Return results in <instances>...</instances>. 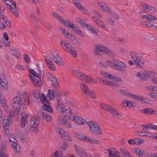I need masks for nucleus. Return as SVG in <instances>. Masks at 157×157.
<instances>
[{
    "label": "nucleus",
    "mask_w": 157,
    "mask_h": 157,
    "mask_svg": "<svg viewBox=\"0 0 157 157\" xmlns=\"http://www.w3.org/2000/svg\"><path fill=\"white\" fill-rule=\"evenodd\" d=\"M25 95H21L17 96L13 98L12 102V107L16 111L19 112L21 109V105L24 107L25 103L29 105L30 104L29 96L27 93H25Z\"/></svg>",
    "instance_id": "obj_1"
},
{
    "label": "nucleus",
    "mask_w": 157,
    "mask_h": 157,
    "mask_svg": "<svg viewBox=\"0 0 157 157\" xmlns=\"http://www.w3.org/2000/svg\"><path fill=\"white\" fill-rule=\"evenodd\" d=\"M130 56L137 67L142 68L144 64V61L142 59V54H138L133 51L130 53Z\"/></svg>",
    "instance_id": "obj_2"
},
{
    "label": "nucleus",
    "mask_w": 157,
    "mask_h": 157,
    "mask_svg": "<svg viewBox=\"0 0 157 157\" xmlns=\"http://www.w3.org/2000/svg\"><path fill=\"white\" fill-rule=\"evenodd\" d=\"M140 15L144 19H145L147 21H141V23L143 26L147 27H152L153 26L154 22L152 21L154 19L157 20V18L149 14H145L143 13H140Z\"/></svg>",
    "instance_id": "obj_3"
},
{
    "label": "nucleus",
    "mask_w": 157,
    "mask_h": 157,
    "mask_svg": "<svg viewBox=\"0 0 157 157\" xmlns=\"http://www.w3.org/2000/svg\"><path fill=\"white\" fill-rule=\"evenodd\" d=\"M29 73L33 75V76L29 75V77L31 79L32 82L34 86L40 87L42 83L40 78V75L39 74L36 73L34 70L31 69L29 70Z\"/></svg>",
    "instance_id": "obj_4"
},
{
    "label": "nucleus",
    "mask_w": 157,
    "mask_h": 157,
    "mask_svg": "<svg viewBox=\"0 0 157 157\" xmlns=\"http://www.w3.org/2000/svg\"><path fill=\"white\" fill-rule=\"evenodd\" d=\"M87 124L90 127V132L94 135H100L101 134L102 131L96 122L90 121L87 123Z\"/></svg>",
    "instance_id": "obj_5"
},
{
    "label": "nucleus",
    "mask_w": 157,
    "mask_h": 157,
    "mask_svg": "<svg viewBox=\"0 0 157 157\" xmlns=\"http://www.w3.org/2000/svg\"><path fill=\"white\" fill-rule=\"evenodd\" d=\"M100 107L105 111H108L112 114L113 117L117 119H118L121 117V115L116 109L112 106L107 104L104 103L100 104Z\"/></svg>",
    "instance_id": "obj_6"
},
{
    "label": "nucleus",
    "mask_w": 157,
    "mask_h": 157,
    "mask_svg": "<svg viewBox=\"0 0 157 157\" xmlns=\"http://www.w3.org/2000/svg\"><path fill=\"white\" fill-rule=\"evenodd\" d=\"M72 73L76 78L83 82L90 83L92 82V78L87 76L82 72L76 70H74L72 71Z\"/></svg>",
    "instance_id": "obj_7"
},
{
    "label": "nucleus",
    "mask_w": 157,
    "mask_h": 157,
    "mask_svg": "<svg viewBox=\"0 0 157 157\" xmlns=\"http://www.w3.org/2000/svg\"><path fill=\"white\" fill-rule=\"evenodd\" d=\"M60 45L63 48L68 52L69 53L72 55L74 57H76L75 53L76 50L74 48V47L69 43H67L66 41L64 40H61L60 42Z\"/></svg>",
    "instance_id": "obj_8"
},
{
    "label": "nucleus",
    "mask_w": 157,
    "mask_h": 157,
    "mask_svg": "<svg viewBox=\"0 0 157 157\" xmlns=\"http://www.w3.org/2000/svg\"><path fill=\"white\" fill-rule=\"evenodd\" d=\"M96 48L97 50L94 51V53L97 55H99V51L102 52L110 56L113 57L114 55V53L112 51L104 46L98 45L96 46Z\"/></svg>",
    "instance_id": "obj_9"
},
{
    "label": "nucleus",
    "mask_w": 157,
    "mask_h": 157,
    "mask_svg": "<svg viewBox=\"0 0 157 157\" xmlns=\"http://www.w3.org/2000/svg\"><path fill=\"white\" fill-rule=\"evenodd\" d=\"M80 86L82 91L86 94L87 97L94 98H96L97 96L95 92L90 90L85 83H82V84L80 85Z\"/></svg>",
    "instance_id": "obj_10"
},
{
    "label": "nucleus",
    "mask_w": 157,
    "mask_h": 157,
    "mask_svg": "<svg viewBox=\"0 0 157 157\" xmlns=\"http://www.w3.org/2000/svg\"><path fill=\"white\" fill-rule=\"evenodd\" d=\"M9 138L10 144L12 146V148L16 152H19L20 151V147L16 142V140L14 135L12 133L10 134Z\"/></svg>",
    "instance_id": "obj_11"
},
{
    "label": "nucleus",
    "mask_w": 157,
    "mask_h": 157,
    "mask_svg": "<svg viewBox=\"0 0 157 157\" xmlns=\"http://www.w3.org/2000/svg\"><path fill=\"white\" fill-rule=\"evenodd\" d=\"M39 118L38 115L36 114L33 116L30 122V126L32 130L34 132H38L39 129Z\"/></svg>",
    "instance_id": "obj_12"
},
{
    "label": "nucleus",
    "mask_w": 157,
    "mask_h": 157,
    "mask_svg": "<svg viewBox=\"0 0 157 157\" xmlns=\"http://www.w3.org/2000/svg\"><path fill=\"white\" fill-rule=\"evenodd\" d=\"M40 100L41 103L44 105L43 108L44 110L50 113L52 112V109L49 105H48L50 104L49 102L46 98L45 96L43 94H41Z\"/></svg>",
    "instance_id": "obj_13"
},
{
    "label": "nucleus",
    "mask_w": 157,
    "mask_h": 157,
    "mask_svg": "<svg viewBox=\"0 0 157 157\" xmlns=\"http://www.w3.org/2000/svg\"><path fill=\"white\" fill-rule=\"evenodd\" d=\"M68 112L66 114V116L70 119L75 121L76 123L80 124H82L86 122L84 119H82L81 117L77 116H74V117H71V116L72 113L71 112V109H68Z\"/></svg>",
    "instance_id": "obj_14"
},
{
    "label": "nucleus",
    "mask_w": 157,
    "mask_h": 157,
    "mask_svg": "<svg viewBox=\"0 0 157 157\" xmlns=\"http://www.w3.org/2000/svg\"><path fill=\"white\" fill-rule=\"evenodd\" d=\"M115 61L114 68L116 70L121 71H123V68L127 67L125 63L116 59H115Z\"/></svg>",
    "instance_id": "obj_15"
},
{
    "label": "nucleus",
    "mask_w": 157,
    "mask_h": 157,
    "mask_svg": "<svg viewBox=\"0 0 157 157\" xmlns=\"http://www.w3.org/2000/svg\"><path fill=\"white\" fill-rule=\"evenodd\" d=\"M63 115H60L58 117V123L65 126L66 127L70 128L71 127V124L68 121L63 119Z\"/></svg>",
    "instance_id": "obj_16"
},
{
    "label": "nucleus",
    "mask_w": 157,
    "mask_h": 157,
    "mask_svg": "<svg viewBox=\"0 0 157 157\" xmlns=\"http://www.w3.org/2000/svg\"><path fill=\"white\" fill-rule=\"evenodd\" d=\"M82 140L84 141H86L92 144H99L100 143V141L98 140L86 136L82 137Z\"/></svg>",
    "instance_id": "obj_17"
},
{
    "label": "nucleus",
    "mask_w": 157,
    "mask_h": 157,
    "mask_svg": "<svg viewBox=\"0 0 157 157\" xmlns=\"http://www.w3.org/2000/svg\"><path fill=\"white\" fill-rule=\"evenodd\" d=\"M5 76L2 74H0V83L5 90L8 89L7 81L5 79Z\"/></svg>",
    "instance_id": "obj_18"
},
{
    "label": "nucleus",
    "mask_w": 157,
    "mask_h": 157,
    "mask_svg": "<svg viewBox=\"0 0 157 157\" xmlns=\"http://www.w3.org/2000/svg\"><path fill=\"white\" fill-rule=\"evenodd\" d=\"M57 132H58L62 138L66 140H70L71 137L69 135L61 128H57Z\"/></svg>",
    "instance_id": "obj_19"
},
{
    "label": "nucleus",
    "mask_w": 157,
    "mask_h": 157,
    "mask_svg": "<svg viewBox=\"0 0 157 157\" xmlns=\"http://www.w3.org/2000/svg\"><path fill=\"white\" fill-rule=\"evenodd\" d=\"M56 94H55V98L57 101V109H58L57 107H62V102L61 101V97L60 93L59 92V90H56Z\"/></svg>",
    "instance_id": "obj_20"
},
{
    "label": "nucleus",
    "mask_w": 157,
    "mask_h": 157,
    "mask_svg": "<svg viewBox=\"0 0 157 157\" xmlns=\"http://www.w3.org/2000/svg\"><path fill=\"white\" fill-rule=\"evenodd\" d=\"M75 147L76 151L79 156L81 157H87V153L83 148H79L78 149L75 146Z\"/></svg>",
    "instance_id": "obj_21"
},
{
    "label": "nucleus",
    "mask_w": 157,
    "mask_h": 157,
    "mask_svg": "<svg viewBox=\"0 0 157 157\" xmlns=\"http://www.w3.org/2000/svg\"><path fill=\"white\" fill-rule=\"evenodd\" d=\"M52 59L56 63L59 65H63L62 60L60 56L58 54H56L55 55H53Z\"/></svg>",
    "instance_id": "obj_22"
},
{
    "label": "nucleus",
    "mask_w": 157,
    "mask_h": 157,
    "mask_svg": "<svg viewBox=\"0 0 157 157\" xmlns=\"http://www.w3.org/2000/svg\"><path fill=\"white\" fill-rule=\"evenodd\" d=\"M108 151L109 155L111 157H122L121 156L118 155L119 152H117L116 150L113 148H110Z\"/></svg>",
    "instance_id": "obj_23"
},
{
    "label": "nucleus",
    "mask_w": 157,
    "mask_h": 157,
    "mask_svg": "<svg viewBox=\"0 0 157 157\" xmlns=\"http://www.w3.org/2000/svg\"><path fill=\"white\" fill-rule=\"evenodd\" d=\"M28 117V115L26 114L25 113L23 112L21 113V126L22 128H24L26 123L27 121L26 118Z\"/></svg>",
    "instance_id": "obj_24"
},
{
    "label": "nucleus",
    "mask_w": 157,
    "mask_h": 157,
    "mask_svg": "<svg viewBox=\"0 0 157 157\" xmlns=\"http://www.w3.org/2000/svg\"><path fill=\"white\" fill-rule=\"evenodd\" d=\"M141 112H143L147 114L152 115L156 114V111L150 108H146L140 110Z\"/></svg>",
    "instance_id": "obj_25"
},
{
    "label": "nucleus",
    "mask_w": 157,
    "mask_h": 157,
    "mask_svg": "<svg viewBox=\"0 0 157 157\" xmlns=\"http://www.w3.org/2000/svg\"><path fill=\"white\" fill-rule=\"evenodd\" d=\"M147 71H144L142 74L140 72H138L136 75V76L140 79L146 81L147 80Z\"/></svg>",
    "instance_id": "obj_26"
},
{
    "label": "nucleus",
    "mask_w": 157,
    "mask_h": 157,
    "mask_svg": "<svg viewBox=\"0 0 157 157\" xmlns=\"http://www.w3.org/2000/svg\"><path fill=\"white\" fill-rule=\"evenodd\" d=\"M60 22L63 24L66 27H69L70 28H71V27L74 25L73 23L69 19H67L66 21L62 20L60 21Z\"/></svg>",
    "instance_id": "obj_27"
},
{
    "label": "nucleus",
    "mask_w": 157,
    "mask_h": 157,
    "mask_svg": "<svg viewBox=\"0 0 157 157\" xmlns=\"http://www.w3.org/2000/svg\"><path fill=\"white\" fill-rule=\"evenodd\" d=\"M120 152L123 157H131L128 151L123 147L120 149Z\"/></svg>",
    "instance_id": "obj_28"
},
{
    "label": "nucleus",
    "mask_w": 157,
    "mask_h": 157,
    "mask_svg": "<svg viewBox=\"0 0 157 157\" xmlns=\"http://www.w3.org/2000/svg\"><path fill=\"white\" fill-rule=\"evenodd\" d=\"M141 126L143 130L146 131L148 128L154 129V124H142Z\"/></svg>",
    "instance_id": "obj_29"
},
{
    "label": "nucleus",
    "mask_w": 157,
    "mask_h": 157,
    "mask_svg": "<svg viewBox=\"0 0 157 157\" xmlns=\"http://www.w3.org/2000/svg\"><path fill=\"white\" fill-rule=\"evenodd\" d=\"M41 116L43 118L46 120L47 121H51L52 119L50 115L47 114L46 113L44 112L41 113Z\"/></svg>",
    "instance_id": "obj_30"
},
{
    "label": "nucleus",
    "mask_w": 157,
    "mask_h": 157,
    "mask_svg": "<svg viewBox=\"0 0 157 157\" xmlns=\"http://www.w3.org/2000/svg\"><path fill=\"white\" fill-rule=\"evenodd\" d=\"M147 80L149 78L152 77L154 78L156 75V73L153 71H147Z\"/></svg>",
    "instance_id": "obj_31"
},
{
    "label": "nucleus",
    "mask_w": 157,
    "mask_h": 157,
    "mask_svg": "<svg viewBox=\"0 0 157 157\" xmlns=\"http://www.w3.org/2000/svg\"><path fill=\"white\" fill-rule=\"evenodd\" d=\"M49 80L52 82V85L53 86L55 90H56L57 89L56 87L57 81L56 78L52 76V78H49Z\"/></svg>",
    "instance_id": "obj_32"
},
{
    "label": "nucleus",
    "mask_w": 157,
    "mask_h": 157,
    "mask_svg": "<svg viewBox=\"0 0 157 157\" xmlns=\"http://www.w3.org/2000/svg\"><path fill=\"white\" fill-rule=\"evenodd\" d=\"M133 152L139 155V157H143L144 156V151H142L139 149L136 148L134 149Z\"/></svg>",
    "instance_id": "obj_33"
},
{
    "label": "nucleus",
    "mask_w": 157,
    "mask_h": 157,
    "mask_svg": "<svg viewBox=\"0 0 157 157\" xmlns=\"http://www.w3.org/2000/svg\"><path fill=\"white\" fill-rule=\"evenodd\" d=\"M108 78L114 81L118 82L121 81V80L120 78L116 76H114L111 75H109Z\"/></svg>",
    "instance_id": "obj_34"
},
{
    "label": "nucleus",
    "mask_w": 157,
    "mask_h": 157,
    "mask_svg": "<svg viewBox=\"0 0 157 157\" xmlns=\"http://www.w3.org/2000/svg\"><path fill=\"white\" fill-rule=\"evenodd\" d=\"M47 98L49 100H53L54 98V96L52 90H48V93L47 94Z\"/></svg>",
    "instance_id": "obj_35"
},
{
    "label": "nucleus",
    "mask_w": 157,
    "mask_h": 157,
    "mask_svg": "<svg viewBox=\"0 0 157 157\" xmlns=\"http://www.w3.org/2000/svg\"><path fill=\"white\" fill-rule=\"evenodd\" d=\"M45 59L47 66H49V64L53 63L52 60L50 59L49 56H45Z\"/></svg>",
    "instance_id": "obj_36"
},
{
    "label": "nucleus",
    "mask_w": 157,
    "mask_h": 157,
    "mask_svg": "<svg viewBox=\"0 0 157 157\" xmlns=\"http://www.w3.org/2000/svg\"><path fill=\"white\" fill-rule=\"evenodd\" d=\"M63 155L60 151H56L51 157H63Z\"/></svg>",
    "instance_id": "obj_37"
},
{
    "label": "nucleus",
    "mask_w": 157,
    "mask_h": 157,
    "mask_svg": "<svg viewBox=\"0 0 157 157\" xmlns=\"http://www.w3.org/2000/svg\"><path fill=\"white\" fill-rule=\"evenodd\" d=\"M156 11V10L155 8L149 5L148 6L147 11L150 13H153L155 12Z\"/></svg>",
    "instance_id": "obj_38"
},
{
    "label": "nucleus",
    "mask_w": 157,
    "mask_h": 157,
    "mask_svg": "<svg viewBox=\"0 0 157 157\" xmlns=\"http://www.w3.org/2000/svg\"><path fill=\"white\" fill-rule=\"evenodd\" d=\"M103 8H101L103 10L105 11V12H107L109 13H111V10L109 8L108 6L105 4L103 5Z\"/></svg>",
    "instance_id": "obj_39"
},
{
    "label": "nucleus",
    "mask_w": 157,
    "mask_h": 157,
    "mask_svg": "<svg viewBox=\"0 0 157 157\" xmlns=\"http://www.w3.org/2000/svg\"><path fill=\"white\" fill-rule=\"evenodd\" d=\"M10 122H11L10 121H9V119H4L3 121V127H6V128H9V124Z\"/></svg>",
    "instance_id": "obj_40"
},
{
    "label": "nucleus",
    "mask_w": 157,
    "mask_h": 157,
    "mask_svg": "<svg viewBox=\"0 0 157 157\" xmlns=\"http://www.w3.org/2000/svg\"><path fill=\"white\" fill-rule=\"evenodd\" d=\"M14 112L11 111L9 113V115L8 119H9V121L12 122L13 121L14 118Z\"/></svg>",
    "instance_id": "obj_41"
},
{
    "label": "nucleus",
    "mask_w": 157,
    "mask_h": 157,
    "mask_svg": "<svg viewBox=\"0 0 157 157\" xmlns=\"http://www.w3.org/2000/svg\"><path fill=\"white\" fill-rule=\"evenodd\" d=\"M138 133H139V135L140 136H148L149 134V133L144 131H138Z\"/></svg>",
    "instance_id": "obj_42"
},
{
    "label": "nucleus",
    "mask_w": 157,
    "mask_h": 157,
    "mask_svg": "<svg viewBox=\"0 0 157 157\" xmlns=\"http://www.w3.org/2000/svg\"><path fill=\"white\" fill-rule=\"evenodd\" d=\"M12 55L13 56L16 57L17 58H18L20 56V55L18 51L14 50L12 52Z\"/></svg>",
    "instance_id": "obj_43"
},
{
    "label": "nucleus",
    "mask_w": 157,
    "mask_h": 157,
    "mask_svg": "<svg viewBox=\"0 0 157 157\" xmlns=\"http://www.w3.org/2000/svg\"><path fill=\"white\" fill-rule=\"evenodd\" d=\"M106 84L110 86H117L118 85L117 84H116L114 82L109 81H106Z\"/></svg>",
    "instance_id": "obj_44"
},
{
    "label": "nucleus",
    "mask_w": 157,
    "mask_h": 157,
    "mask_svg": "<svg viewBox=\"0 0 157 157\" xmlns=\"http://www.w3.org/2000/svg\"><path fill=\"white\" fill-rule=\"evenodd\" d=\"M40 93L39 91L35 90L33 93L34 97L36 99H38L40 97Z\"/></svg>",
    "instance_id": "obj_45"
},
{
    "label": "nucleus",
    "mask_w": 157,
    "mask_h": 157,
    "mask_svg": "<svg viewBox=\"0 0 157 157\" xmlns=\"http://www.w3.org/2000/svg\"><path fill=\"white\" fill-rule=\"evenodd\" d=\"M135 144L137 145H139L142 144L144 142V140H141L138 138H136L135 139Z\"/></svg>",
    "instance_id": "obj_46"
},
{
    "label": "nucleus",
    "mask_w": 157,
    "mask_h": 157,
    "mask_svg": "<svg viewBox=\"0 0 157 157\" xmlns=\"http://www.w3.org/2000/svg\"><path fill=\"white\" fill-rule=\"evenodd\" d=\"M88 30H90L93 33H97L98 32V30L97 29H94L91 26L89 27Z\"/></svg>",
    "instance_id": "obj_47"
},
{
    "label": "nucleus",
    "mask_w": 157,
    "mask_h": 157,
    "mask_svg": "<svg viewBox=\"0 0 157 157\" xmlns=\"http://www.w3.org/2000/svg\"><path fill=\"white\" fill-rule=\"evenodd\" d=\"M11 11V13L15 16L17 17L18 15V13L17 10L15 8H11L10 10Z\"/></svg>",
    "instance_id": "obj_48"
},
{
    "label": "nucleus",
    "mask_w": 157,
    "mask_h": 157,
    "mask_svg": "<svg viewBox=\"0 0 157 157\" xmlns=\"http://www.w3.org/2000/svg\"><path fill=\"white\" fill-rule=\"evenodd\" d=\"M149 5H147L146 4H144L143 5H142L141 6L142 8H141V9L143 11H147L148 8V7Z\"/></svg>",
    "instance_id": "obj_49"
},
{
    "label": "nucleus",
    "mask_w": 157,
    "mask_h": 157,
    "mask_svg": "<svg viewBox=\"0 0 157 157\" xmlns=\"http://www.w3.org/2000/svg\"><path fill=\"white\" fill-rule=\"evenodd\" d=\"M61 147L64 150H66L67 147V144L65 142H64L61 144Z\"/></svg>",
    "instance_id": "obj_50"
},
{
    "label": "nucleus",
    "mask_w": 157,
    "mask_h": 157,
    "mask_svg": "<svg viewBox=\"0 0 157 157\" xmlns=\"http://www.w3.org/2000/svg\"><path fill=\"white\" fill-rule=\"evenodd\" d=\"M115 59H113V61H107V63L108 65H110L111 67H113V68H114V66H115V64H114V62L115 60Z\"/></svg>",
    "instance_id": "obj_51"
},
{
    "label": "nucleus",
    "mask_w": 157,
    "mask_h": 157,
    "mask_svg": "<svg viewBox=\"0 0 157 157\" xmlns=\"http://www.w3.org/2000/svg\"><path fill=\"white\" fill-rule=\"evenodd\" d=\"M24 59L26 63H30L29 58V57L28 55L24 54Z\"/></svg>",
    "instance_id": "obj_52"
},
{
    "label": "nucleus",
    "mask_w": 157,
    "mask_h": 157,
    "mask_svg": "<svg viewBox=\"0 0 157 157\" xmlns=\"http://www.w3.org/2000/svg\"><path fill=\"white\" fill-rule=\"evenodd\" d=\"M49 65V66H47L51 70L54 71L56 70L55 67L53 63Z\"/></svg>",
    "instance_id": "obj_53"
},
{
    "label": "nucleus",
    "mask_w": 157,
    "mask_h": 157,
    "mask_svg": "<svg viewBox=\"0 0 157 157\" xmlns=\"http://www.w3.org/2000/svg\"><path fill=\"white\" fill-rule=\"evenodd\" d=\"M1 104L2 107H4L5 109L7 108V105L6 103V101L4 100L3 101H1Z\"/></svg>",
    "instance_id": "obj_54"
},
{
    "label": "nucleus",
    "mask_w": 157,
    "mask_h": 157,
    "mask_svg": "<svg viewBox=\"0 0 157 157\" xmlns=\"http://www.w3.org/2000/svg\"><path fill=\"white\" fill-rule=\"evenodd\" d=\"M75 32L80 36L83 37H84V35L78 29H77Z\"/></svg>",
    "instance_id": "obj_55"
},
{
    "label": "nucleus",
    "mask_w": 157,
    "mask_h": 157,
    "mask_svg": "<svg viewBox=\"0 0 157 157\" xmlns=\"http://www.w3.org/2000/svg\"><path fill=\"white\" fill-rule=\"evenodd\" d=\"M128 101L125 100L121 103V105L122 106H123L125 107L126 106L128 107Z\"/></svg>",
    "instance_id": "obj_56"
},
{
    "label": "nucleus",
    "mask_w": 157,
    "mask_h": 157,
    "mask_svg": "<svg viewBox=\"0 0 157 157\" xmlns=\"http://www.w3.org/2000/svg\"><path fill=\"white\" fill-rule=\"evenodd\" d=\"M75 43L76 45L80 46L82 44L81 42L77 38L76 39H75L74 40Z\"/></svg>",
    "instance_id": "obj_57"
},
{
    "label": "nucleus",
    "mask_w": 157,
    "mask_h": 157,
    "mask_svg": "<svg viewBox=\"0 0 157 157\" xmlns=\"http://www.w3.org/2000/svg\"><path fill=\"white\" fill-rule=\"evenodd\" d=\"M96 23L100 26L102 28H105L103 23L100 20L97 22Z\"/></svg>",
    "instance_id": "obj_58"
},
{
    "label": "nucleus",
    "mask_w": 157,
    "mask_h": 157,
    "mask_svg": "<svg viewBox=\"0 0 157 157\" xmlns=\"http://www.w3.org/2000/svg\"><path fill=\"white\" fill-rule=\"evenodd\" d=\"M141 96L139 95H135L133 94L132 98L135 99L140 100Z\"/></svg>",
    "instance_id": "obj_59"
},
{
    "label": "nucleus",
    "mask_w": 157,
    "mask_h": 157,
    "mask_svg": "<svg viewBox=\"0 0 157 157\" xmlns=\"http://www.w3.org/2000/svg\"><path fill=\"white\" fill-rule=\"evenodd\" d=\"M106 20L110 24L113 25H114V22L111 18H107Z\"/></svg>",
    "instance_id": "obj_60"
},
{
    "label": "nucleus",
    "mask_w": 157,
    "mask_h": 157,
    "mask_svg": "<svg viewBox=\"0 0 157 157\" xmlns=\"http://www.w3.org/2000/svg\"><path fill=\"white\" fill-rule=\"evenodd\" d=\"M157 93H150L148 94L150 96L153 98L155 99Z\"/></svg>",
    "instance_id": "obj_61"
},
{
    "label": "nucleus",
    "mask_w": 157,
    "mask_h": 157,
    "mask_svg": "<svg viewBox=\"0 0 157 157\" xmlns=\"http://www.w3.org/2000/svg\"><path fill=\"white\" fill-rule=\"evenodd\" d=\"M71 29L73 31L75 32L77 29H78V27L77 26H76L75 24H74V25L73 26L71 27Z\"/></svg>",
    "instance_id": "obj_62"
},
{
    "label": "nucleus",
    "mask_w": 157,
    "mask_h": 157,
    "mask_svg": "<svg viewBox=\"0 0 157 157\" xmlns=\"http://www.w3.org/2000/svg\"><path fill=\"white\" fill-rule=\"evenodd\" d=\"M2 151L0 150V156L1 157H8L6 154L2 152Z\"/></svg>",
    "instance_id": "obj_63"
},
{
    "label": "nucleus",
    "mask_w": 157,
    "mask_h": 157,
    "mask_svg": "<svg viewBox=\"0 0 157 157\" xmlns=\"http://www.w3.org/2000/svg\"><path fill=\"white\" fill-rule=\"evenodd\" d=\"M151 82L157 84V78L156 77L153 78H151Z\"/></svg>",
    "instance_id": "obj_64"
}]
</instances>
